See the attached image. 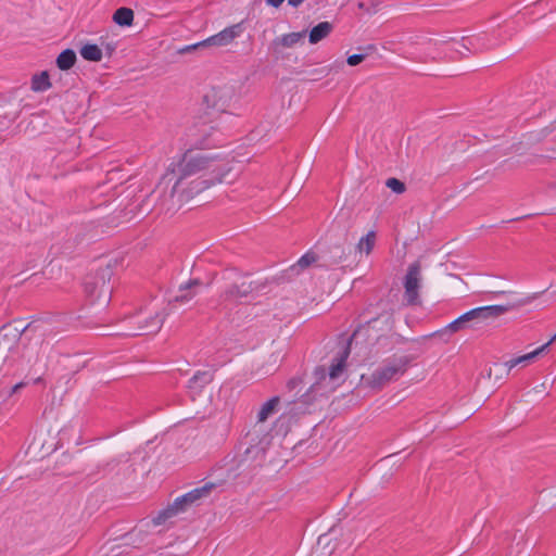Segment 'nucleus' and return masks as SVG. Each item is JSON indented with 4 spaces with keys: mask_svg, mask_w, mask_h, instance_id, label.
Returning a JSON list of instances; mask_svg holds the SVG:
<instances>
[{
    "mask_svg": "<svg viewBox=\"0 0 556 556\" xmlns=\"http://www.w3.org/2000/svg\"><path fill=\"white\" fill-rule=\"evenodd\" d=\"M377 235L376 231L370 230L365 236L361 237L356 243L355 250L359 255L369 256L375 248Z\"/></svg>",
    "mask_w": 556,
    "mask_h": 556,
    "instance_id": "obj_19",
    "label": "nucleus"
},
{
    "mask_svg": "<svg viewBox=\"0 0 556 556\" xmlns=\"http://www.w3.org/2000/svg\"><path fill=\"white\" fill-rule=\"evenodd\" d=\"M382 323L387 329L391 328L390 318L383 317V320L375 319L368 323V325L364 328H361L356 330L352 338L350 339L349 345L343 350L340 358L338 359L337 364H333L330 368L329 377L330 379L334 380L337 379L344 370V362L350 353V349L353 345H357L359 342H362L368 334L369 331L375 329L377 327V324Z\"/></svg>",
    "mask_w": 556,
    "mask_h": 556,
    "instance_id": "obj_7",
    "label": "nucleus"
},
{
    "mask_svg": "<svg viewBox=\"0 0 556 556\" xmlns=\"http://www.w3.org/2000/svg\"><path fill=\"white\" fill-rule=\"evenodd\" d=\"M52 87L50 75L47 71L36 73L30 78V89L34 92H45Z\"/></svg>",
    "mask_w": 556,
    "mask_h": 556,
    "instance_id": "obj_20",
    "label": "nucleus"
},
{
    "mask_svg": "<svg viewBox=\"0 0 556 556\" xmlns=\"http://www.w3.org/2000/svg\"><path fill=\"white\" fill-rule=\"evenodd\" d=\"M488 377L491 378L492 377V369L489 370L488 372Z\"/></svg>",
    "mask_w": 556,
    "mask_h": 556,
    "instance_id": "obj_37",
    "label": "nucleus"
},
{
    "mask_svg": "<svg viewBox=\"0 0 556 556\" xmlns=\"http://www.w3.org/2000/svg\"><path fill=\"white\" fill-rule=\"evenodd\" d=\"M281 404L280 396L276 395L263 402L255 410V421L265 424L278 413Z\"/></svg>",
    "mask_w": 556,
    "mask_h": 556,
    "instance_id": "obj_14",
    "label": "nucleus"
},
{
    "mask_svg": "<svg viewBox=\"0 0 556 556\" xmlns=\"http://www.w3.org/2000/svg\"><path fill=\"white\" fill-rule=\"evenodd\" d=\"M235 98V89L228 85H217L208 88L203 94V104L206 109L219 113H228Z\"/></svg>",
    "mask_w": 556,
    "mask_h": 556,
    "instance_id": "obj_6",
    "label": "nucleus"
},
{
    "mask_svg": "<svg viewBox=\"0 0 556 556\" xmlns=\"http://www.w3.org/2000/svg\"><path fill=\"white\" fill-rule=\"evenodd\" d=\"M252 291V286L247 279H241L240 281H236L230 285L225 292L222 294V298L225 301H237L242 298H245Z\"/></svg>",
    "mask_w": 556,
    "mask_h": 556,
    "instance_id": "obj_15",
    "label": "nucleus"
},
{
    "mask_svg": "<svg viewBox=\"0 0 556 556\" xmlns=\"http://www.w3.org/2000/svg\"><path fill=\"white\" fill-rule=\"evenodd\" d=\"M409 358L404 355L393 356L368 374L362 375V383L369 389L380 390L396 376L405 374Z\"/></svg>",
    "mask_w": 556,
    "mask_h": 556,
    "instance_id": "obj_3",
    "label": "nucleus"
},
{
    "mask_svg": "<svg viewBox=\"0 0 556 556\" xmlns=\"http://www.w3.org/2000/svg\"><path fill=\"white\" fill-rule=\"evenodd\" d=\"M198 379H207V375L206 374H198L193 377V381H197Z\"/></svg>",
    "mask_w": 556,
    "mask_h": 556,
    "instance_id": "obj_34",
    "label": "nucleus"
},
{
    "mask_svg": "<svg viewBox=\"0 0 556 556\" xmlns=\"http://www.w3.org/2000/svg\"><path fill=\"white\" fill-rule=\"evenodd\" d=\"M52 407L43 409L41 414L43 425L34 433L28 452L45 456L62 447L60 435L65 426L60 418H52Z\"/></svg>",
    "mask_w": 556,
    "mask_h": 556,
    "instance_id": "obj_2",
    "label": "nucleus"
},
{
    "mask_svg": "<svg viewBox=\"0 0 556 556\" xmlns=\"http://www.w3.org/2000/svg\"><path fill=\"white\" fill-rule=\"evenodd\" d=\"M304 0H289V4L292 7H299Z\"/></svg>",
    "mask_w": 556,
    "mask_h": 556,
    "instance_id": "obj_32",
    "label": "nucleus"
},
{
    "mask_svg": "<svg viewBox=\"0 0 556 556\" xmlns=\"http://www.w3.org/2000/svg\"><path fill=\"white\" fill-rule=\"evenodd\" d=\"M422 281V267L419 261L412 263L405 274L404 286V301L407 305L420 304V290Z\"/></svg>",
    "mask_w": 556,
    "mask_h": 556,
    "instance_id": "obj_8",
    "label": "nucleus"
},
{
    "mask_svg": "<svg viewBox=\"0 0 556 556\" xmlns=\"http://www.w3.org/2000/svg\"><path fill=\"white\" fill-rule=\"evenodd\" d=\"M236 178L237 175L232 166L228 163H220L218 155H216V161H214V166L210 169L207 177L208 188L215 184H231Z\"/></svg>",
    "mask_w": 556,
    "mask_h": 556,
    "instance_id": "obj_11",
    "label": "nucleus"
},
{
    "mask_svg": "<svg viewBox=\"0 0 556 556\" xmlns=\"http://www.w3.org/2000/svg\"><path fill=\"white\" fill-rule=\"evenodd\" d=\"M285 0H266L267 4L278 8L283 3Z\"/></svg>",
    "mask_w": 556,
    "mask_h": 556,
    "instance_id": "obj_30",
    "label": "nucleus"
},
{
    "mask_svg": "<svg viewBox=\"0 0 556 556\" xmlns=\"http://www.w3.org/2000/svg\"><path fill=\"white\" fill-rule=\"evenodd\" d=\"M214 161L216 154L186 153L176 168L163 175L153 193L167 211L178 210L208 188L207 177Z\"/></svg>",
    "mask_w": 556,
    "mask_h": 556,
    "instance_id": "obj_1",
    "label": "nucleus"
},
{
    "mask_svg": "<svg viewBox=\"0 0 556 556\" xmlns=\"http://www.w3.org/2000/svg\"><path fill=\"white\" fill-rule=\"evenodd\" d=\"M333 67H336L338 70H341L343 67V63L342 62H334Z\"/></svg>",
    "mask_w": 556,
    "mask_h": 556,
    "instance_id": "obj_36",
    "label": "nucleus"
},
{
    "mask_svg": "<svg viewBox=\"0 0 556 556\" xmlns=\"http://www.w3.org/2000/svg\"><path fill=\"white\" fill-rule=\"evenodd\" d=\"M546 349H547V345H542L528 354H525V355H521V356H518V357H515V358H511V359L505 362L504 367L507 370L506 375H508L509 371L518 365L526 366L529 362L533 361L536 356L542 354Z\"/></svg>",
    "mask_w": 556,
    "mask_h": 556,
    "instance_id": "obj_18",
    "label": "nucleus"
},
{
    "mask_svg": "<svg viewBox=\"0 0 556 556\" xmlns=\"http://www.w3.org/2000/svg\"><path fill=\"white\" fill-rule=\"evenodd\" d=\"M386 186L397 194H402L406 190L404 182H402L397 178H389L386 181Z\"/></svg>",
    "mask_w": 556,
    "mask_h": 556,
    "instance_id": "obj_26",
    "label": "nucleus"
},
{
    "mask_svg": "<svg viewBox=\"0 0 556 556\" xmlns=\"http://www.w3.org/2000/svg\"><path fill=\"white\" fill-rule=\"evenodd\" d=\"M112 276L113 269L109 264L86 279L84 290L93 304L104 306L110 302L113 290Z\"/></svg>",
    "mask_w": 556,
    "mask_h": 556,
    "instance_id": "obj_4",
    "label": "nucleus"
},
{
    "mask_svg": "<svg viewBox=\"0 0 556 556\" xmlns=\"http://www.w3.org/2000/svg\"><path fill=\"white\" fill-rule=\"evenodd\" d=\"M76 60L77 58L75 51L72 49H66L58 55L55 63L61 71H67L75 65Z\"/></svg>",
    "mask_w": 556,
    "mask_h": 556,
    "instance_id": "obj_22",
    "label": "nucleus"
},
{
    "mask_svg": "<svg viewBox=\"0 0 556 556\" xmlns=\"http://www.w3.org/2000/svg\"><path fill=\"white\" fill-rule=\"evenodd\" d=\"M332 30V24L329 22H321L317 24L308 34V41L311 45H316L329 36Z\"/></svg>",
    "mask_w": 556,
    "mask_h": 556,
    "instance_id": "obj_21",
    "label": "nucleus"
},
{
    "mask_svg": "<svg viewBox=\"0 0 556 556\" xmlns=\"http://www.w3.org/2000/svg\"><path fill=\"white\" fill-rule=\"evenodd\" d=\"M79 52L87 61L100 62L102 60V50L97 45H85Z\"/></svg>",
    "mask_w": 556,
    "mask_h": 556,
    "instance_id": "obj_24",
    "label": "nucleus"
},
{
    "mask_svg": "<svg viewBox=\"0 0 556 556\" xmlns=\"http://www.w3.org/2000/svg\"><path fill=\"white\" fill-rule=\"evenodd\" d=\"M191 299H192V295H188V294H180L175 298L176 301H180V302H187Z\"/></svg>",
    "mask_w": 556,
    "mask_h": 556,
    "instance_id": "obj_31",
    "label": "nucleus"
},
{
    "mask_svg": "<svg viewBox=\"0 0 556 556\" xmlns=\"http://www.w3.org/2000/svg\"><path fill=\"white\" fill-rule=\"evenodd\" d=\"M334 548V538L331 533H325L318 538L317 543L311 553V556H330Z\"/></svg>",
    "mask_w": 556,
    "mask_h": 556,
    "instance_id": "obj_17",
    "label": "nucleus"
},
{
    "mask_svg": "<svg viewBox=\"0 0 556 556\" xmlns=\"http://www.w3.org/2000/svg\"><path fill=\"white\" fill-rule=\"evenodd\" d=\"M214 484L207 483L201 488L191 490L182 496L175 500L174 504L180 513L186 511L189 507L198 504L201 500L207 497L211 494Z\"/></svg>",
    "mask_w": 556,
    "mask_h": 556,
    "instance_id": "obj_12",
    "label": "nucleus"
},
{
    "mask_svg": "<svg viewBox=\"0 0 556 556\" xmlns=\"http://www.w3.org/2000/svg\"><path fill=\"white\" fill-rule=\"evenodd\" d=\"M556 341V333L546 342L544 345H547V348Z\"/></svg>",
    "mask_w": 556,
    "mask_h": 556,
    "instance_id": "obj_35",
    "label": "nucleus"
},
{
    "mask_svg": "<svg viewBox=\"0 0 556 556\" xmlns=\"http://www.w3.org/2000/svg\"><path fill=\"white\" fill-rule=\"evenodd\" d=\"M270 430L271 429L267 425L254 420L253 426L245 434V442L249 445L247 453H251L253 451H265L271 442Z\"/></svg>",
    "mask_w": 556,
    "mask_h": 556,
    "instance_id": "obj_9",
    "label": "nucleus"
},
{
    "mask_svg": "<svg viewBox=\"0 0 556 556\" xmlns=\"http://www.w3.org/2000/svg\"><path fill=\"white\" fill-rule=\"evenodd\" d=\"M242 33V23L231 25L216 35L198 42L188 49H197L199 47H227Z\"/></svg>",
    "mask_w": 556,
    "mask_h": 556,
    "instance_id": "obj_10",
    "label": "nucleus"
},
{
    "mask_svg": "<svg viewBox=\"0 0 556 556\" xmlns=\"http://www.w3.org/2000/svg\"><path fill=\"white\" fill-rule=\"evenodd\" d=\"M113 21L119 26H130L134 22V11L128 8H119L115 11Z\"/></svg>",
    "mask_w": 556,
    "mask_h": 556,
    "instance_id": "obj_23",
    "label": "nucleus"
},
{
    "mask_svg": "<svg viewBox=\"0 0 556 556\" xmlns=\"http://www.w3.org/2000/svg\"><path fill=\"white\" fill-rule=\"evenodd\" d=\"M41 380H42L41 378H37L35 381L40 382Z\"/></svg>",
    "mask_w": 556,
    "mask_h": 556,
    "instance_id": "obj_39",
    "label": "nucleus"
},
{
    "mask_svg": "<svg viewBox=\"0 0 556 556\" xmlns=\"http://www.w3.org/2000/svg\"><path fill=\"white\" fill-rule=\"evenodd\" d=\"M163 325V316L159 309H146L139 316V330L143 333H155Z\"/></svg>",
    "mask_w": 556,
    "mask_h": 556,
    "instance_id": "obj_13",
    "label": "nucleus"
},
{
    "mask_svg": "<svg viewBox=\"0 0 556 556\" xmlns=\"http://www.w3.org/2000/svg\"><path fill=\"white\" fill-rule=\"evenodd\" d=\"M530 299L522 300L518 302L517 304L511 305H491V306H483V307H477L473 308L462 316H459L457 319L450 323L445 330L455 333L466 328L467 324L473 319H488L493 317H498L503 314H505L507 311L525 305L529 302Z\"/></svg>",
    "mask_w": 556,
    "mask_h": 556,
    "instance_id": "obj_5",
    "label": "nucleus"
},
{
    "mask_svg": "<svg viewBox=\"0 0 556 556\" xmlns=\"http://www.w3.org/2000/svg\"><path fill=\"white\" fill-rule=\"evenodd\" d=\"M365 58H366L365 54H353L346 59V63L350 66H356V65L361 64L365 60Z\"/></svg>",
    "mask_w": 556,
    "mask_h": 556,
    "instance_id": "obj_27",
    "label": "nucleus"
},
{
    "mask_svg": "<svg viewBox=\"0 0 556 556\" xmlns=\"http://www.w3.org/2000/svg\"><path fill=\"white\" fill-rule=\"evenodd\" d=\"M313 262H315V257L311 254H305L298 261V266L305 268L308 267Z\"/></svg>",
    "mask_w": 556,
    "mask_h": 556,
    "instance_id": "obj_28",
    "label": "nucleus"
},
{
    "mask_svg": "<svg viewBox=\"0 0 556 556\" xmlns=\"http://www.w3.org/2000/svg\"><path fill=\"white\" fill-rule=\"evenodd\" d=\"M12 336H13V338H16V337H17V334H16V332H15V331H13Z\"/></svg>",
    "mask_w": 556,
    "mask_h": 556,
    "instance_id": "obj_38",
    "label": "nucleus"
},
{
    "mask_svg": "<svg viewBox=\"0 0 556 556\" xmlns=\"http://www.w3.org/2000/svg\"><path fill=\"white\" fill-rule=\"evenodd\" d=\"M305 36L306 30L282 35L273 41L271 48L275 52H279L285 48H292L300 43L305 38Z\"/></svg>",
    "mask_w": 556,
    "mask_h": 556,
    "instance_id": "obj_16",
    "label": "nucleus"
},
{
    "mask_svg": "<svg viewBox=\"0 0 556 556\" xmlns=\"http://www.w3.org/2000/svg\"><path fill=\"white\" fill-rule=\"evenodd\" d=\"M180 511L176 507V505L173 503L170 506L165 508L164 510L160 511L156 517L152 519L153 525L160 526L166 523L169 519L177 516Z\"/></svg>",
    "mask_w": 556,
    "mask_h": 556,
    "instance_id": "obj_25",
    "label": "nucleus"
},
{
    "mask_svg": "<svg viewBox=\"0 0 556 556\" xmlns=\"http://www.w3.org/2000/svg\"><path fill=\"white\" fill-rule=\"evenodd\" d=\"M198 283H199L198 280L190 281L189 283H187L185 287L181 288V291L189 289L192 286H197Z\"/></svg>",
    "mask_w": 556,
    "mask_h": 556,
    "instance_id": "obj_33",
    "label": "nucleus"
},
{
    "mask_svg": "<svg viewBox=\"0 0 556 556\" xmlns=\"http://www.w3.org/2000/svg\"><path fill=\"white\" fill-rule=\"evenodd\" d=\"M25 387H26V382H24V381H21V382H18V383H16V384H14V386L11 388V391H10L9 395L11 396V395H13V394L17 393L21 389H23V388H25Z\"/></svg>",
    "mask_w": 556,
    "mask_h": 556,
    "instance_id": "obj_29",
    "label": "nucleus"
}]
</instances>
